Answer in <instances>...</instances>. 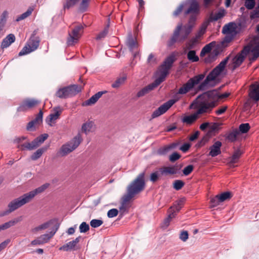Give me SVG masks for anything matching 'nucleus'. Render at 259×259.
<instances>
[{
  "instance_id": "4d7b16f0",
  "label": "nucleus",
  "mask_w": 259,
  "mask_h": 259,
  "mask_svg": "<svg viewBox=\"0 0 259 259\" xmlns=\"http://www.w3.org/2000/svg\"><path fill=\"white\" fill-rule=\"evenodd\" d=\"M198 42V38L196 37H193L191 39L188 44V49L191 50L194 48L195 45Z\"/></svg>"
},
{
  "instance_id": "a211bd4d",
  "label": "nucleus",
  "mask_w": 259,
  "mask_h": 259,
  "mask_svg": "<svg viewBox=\"0 0 259 259\" xmlns=\"http://www.w3.org/2000/svg\"><path fill=\"white\" fill-rule=\"evenodd\" d=\"M126 44L130 51L133 53L134 57H135L136 53L134 52V51L137 49L138 45L136 40L134 38L132 33L128 34Z\"/></svg>"
},
{
  "instance_id": "79ce46f5",
  "label": "nucleus",
  "mask_w": 259,
  "mask_h": 259,
  "mask_svg": "<svg viewBox=\"0 0 259 259\" xmlns=\"http://www.w3.org/2000/svg\"><path fill=\"white\" fill-rule=\"evenodd\" d=\"M239 135V131L237 130H235L230 133L228 135L227 138L230 141L234 142L236 140Z\"/></svg>"
},
{
  "instance_id": "cd10ccee",
  "label": "nucleus",
  "mask_w": 259,
  "mask_h": 259,
  "mask_svg": "<svg viewBox=\"0 0 259 259\" xmlns=\"http://www.w3.org/2000/svg\"><path fill=\"white\" fill-rule=\"evenodd\" d=\"M54 110L55 112L51 114L47 119V122L49 124H50V122H52L57 119L61 112L60 107H55Z\"/></svg>"
},
{
  "instance_id": "72a5a7b5",
  "label": "nucleus",
  "mask_w": 259,
  "mask_h": 259,
  "mask_svg": "<svg viewBox=\"0 0 259 259\" xmlns=\"http://www.w3.org/2000/svg\"><path fill=\"white\" fill-rule=\"evenodd\" d=\"M93 126V123L89 121L83 123L81 127V131L86 135L88 134L92 131Z\"/></svg>"
},
{
  "instance_id": "8fccbe9b",
  "label": "nucleus",
  "mask_w": 259,
  "mask_h": 259,
  "mask_svg": "<svg viewBox=\"0 0 259 259\" xmlns=\"http://www.w3.org/2000/svg\"><path fill=\"white\" fill-rule=\"evenodd\" d=\"M185 183L180 180H177L174 181L173 183V187L176 190H180L184 186Z\"/></svg>"
},
{
  "instance_id": "9b49d317",
  "label": "nucleus",
  "mask_w": 259,
  "mask_h": 259,
  "mask_svg": "<svg viewBox=\"0 0 259 259\" xmlns=\"http://www.w3.org/2000/svg\"><path fill=\"white\" fill-rule=\"evenodd\" d=\"M83 27L79 24L76 25L71 32H68L67 44L68 46H73L77 43L83 32Z\"/></svg>"
},
{
  "instance_id": "7c9ffc66",
  "label": "nucleus",
  "mask_w": 259,
  "mask_h": 259,
  "mask_svg": "<svg viewBox=\"0 0 259 259\" xmlns=\"http://www.w3.org/2000/svg\"><path fill=\"white\" fill-rule=\"evenodd\" d=\"M54 220H50L47 222H46V223L34 228L32 230V231L33 232H36L39 230H45V229L48 228L51 225H53L54 224Z\"/></svg>"
},
{
  "instance_id": "de8ad7c7",
  "label": "nucleus",
  "mask_w": 259,
  "mask_h": 259,
  "mask_svg": "<svg viewBox=\"0 0 259 259\" xmlns=\"http://www.w3.org/2000/svg\"><path fill=\"white\" fill-rule=\"evenodd\" d=\"M233 24V23H230L225 25L223 28L222 32L224 34H229L232 33L234 31Z\"/></svg>"
},
{
  "instance_id": "2eb2a0df",
  "label": "nucleus",
  "mask_w": 259,
  "mask_h": 259,
  "mask_svg": "<svg viewBox=\"0 0 259 259\" xmlns=\"http://www.w3.org/2000/svg\"><path fill=\"white\" fill-rule=\"evenodd\" d=\"M38 100L34 99H27L24 100L17 108V111L22 112L26 111L28 108H32L39 103Z\"/></svg>"
},
{
  "instance_id": "f3484780",
  "label": "nucleus",
  "mask_w": 259,
  "mask_h": 259,
  "mask_svg": "<svg viewBox=\"0 0 259 259\" xmlns=\"http://www.w3.org/2000/svg\"><path fill=\"white\" fill-rule=\"evenodd\" d=\"M43 112L40 110L36 115V117L32 120L29 122L26 126V130L28 131H35V125L39 124L42 121Z\"/></svg>"
},
{
  "instance_id": "9d476101",
  "label": "nucleus",
  "mask_w": 259,
  "mask_h": 259,
  "mask_svg": "<svg viewBox=\"0 0 259 259\" xmlns=\"http://www.w3.org/2000/svg\"><path fill=\"white\" fill-rule=\"evenodd\" d=\"M250 53V47L248 46L244 47L243 50L232 59L231 68L234 70L238 67Z\"/></svg>"
},
{
  "instance_id": "bb28decb",
  "label": "nucleus",
  "mask_w": 259,
  "mask_h": 259,
  "mask_svg": "<svg viewBox=\"0 0 259 259\" xmlns=\"http://www.w3.org/2000/svg\"><path fill=\"white\" fill-rule=\"evenodd\" d=\"M49 147V146H46L38 149L31 155V160L34 161L39 158L44 154V153H45L48 150Z\"/></svg>"
},
{
  "instance_id": "7ed1b4c3",
  "label": "nucleus",
  "mask_w": 259,
  "mask_h": 259,
  "mask_svg": "<svg viewBox=\"0 0 259 259\" xmlns=\"http://www.w3.org/2000/svg\"><path fill=\"white\" fill-rule=\"evenodd\" d=\"M231 55L227 56L222 61L212 70L208 74L204 80L198 86V89L200 91H204L206 87L210 84V82L215 80L224 70L228 63Z\"/></svg>"
},
{
  "instance_id": "13d9d810",
  "label": "nucleus",
  "mask_w": 259,
  "mask_h": 259,
  "mask_svg": "<svg viewBox=\"0 0 259 259\" xmlns=\"http://www.w3.org/2000/svg\"><path fill=\"white\" fill-rule=\"evenodd\" d=\"M79 229L80 233H85L89 230L90 226L85 222H82L80 225Z\"/></svg>"
},
{
  "instance_id": "423d86ee",
  "label": "nucleus",
  "mask_w": 259,
  "mask_h": 259,
  "mask_svg": "<svg viewBox=\"0 0 259 259\" xmlns=\"http://www.w3.org/2000/svg\"><path fill=\"white\" fill-rule=\"evenodd\" d=\"M205 74H200L189 79L188 81L184 83L179 89L178 94L185 95L193 90L194 87L199 84L205 77Z\"/></svg>"
},
{
  "instance_id": "c85d7f7f",
  "label": "nucleus",
  "mask_w": 259,
  "mask_h": 259,
  "mask_svg": "<svg viewBox=\"0 0 259 259\" xmlns=\"http://www.w3.org/2000/svg\"><path fill=\"white\" fill-rule=\"evenodd\" d=\"M185 201L184 198H182L179 200L172 207L170 208L169 212H174L175 215L176 213L179 212L182 207L183 204Z\"/></svg>"
},
{
  "instance_id": "603ef678",
  "label": "nucleus",
  "mask_w": 259,
  "mask_h": 259,
  "mask_svg": "<svg viewBox=\"0 0 259 259\" xmlns=\"http://www.w3.org/2000/svg\"><path fill=\"white\" fill-rule=\"evenodd\" d=\"M103 222L101 220L93 219L90 222V225L92 227L96 228L101 226Z\"/></svg>"
},
{
  "instance_id": "f704fd0d",
  "label": "nucleus",
  "mask_w": 259,
  "mask_h": 259,
  "mask_svg": "<svg viewBox=\"0 0 259 259\" xmlns=\"http://www.w3.org/2000/svg\"><path fill=\"white\" fill-rule=\"evenodd\" d=\"M33 7H29L27 9L26 12H25V13L22 14L20 16H18L17 19H16V21L17 22H19V21H21L22 20L25 19V18H27L28 16H29L31 14V13L33 12Z\"/></svg>"
},
{
  "instance_id": "2f4dec72",
  "label": "nucleus",
  "mask_w": 259,
  "mask_h": 259,
  "mask_svg": "<svg viewBox=\"0 0 259 259\" xmlns=\"http://www.w3.org/2000/svg\"><path fill=\"white\" fill-rule=\"evenodd\" d=\"M250 52L252 53V56L249 57V63L250 65L251 63L255 61L259 57V50L253 48L252 49L250 48Z\"/></svg>"
},
{
  "instance_id": "3c124183",
  "label": "nucleus",
  "mask_w": 259,
  "mask_h": 259,
  "mask_svg": "<svg viewBox=\"0 0 259 259\" xmlns=\"http://www.w3.org/2000/svg\"><path fill=\"white\" fill-rule=\"evenodd\" d=\"M207 27V24H203L196 34L195 37L198 39L200 38L205 32Z\"/></svg>"
},
{
  "instance_id": "5fc2aeb1",
  "label": "nucleus",
  "mask_w": 259,
  "mask_h": 259,
  "mask_svg": "<svg viewBox=\"0 0 259 259\" xmlns=\"http://www.w3.org/2000/svg\"><path fill=\"white\" fill-rule=\"evenodd\" d=\"M170 150H171L170 149L168 146L167 145V146H165L164 147L159 148L157 151V153L158 154H159L160 155H165L167 153H168Z\"/></svg>"
},
{
  "instance_id": "393cba45",
  "label": "nucleus",
  "mask_w": 259,
  "mask_h": 259,
  "mask_svg": "<svg viewBox=\"0 0 259 259\" xmlns=\"http://www.w3.org/2000/svg\"><path fill=\"white\" fill-rule=\"evenodd\" d=\"M64 88L67 98L70 96L75 95L81 91L80 88L78 85L75 84L71 85Z\"/></svg>"
},
{
  "instance_id": "09e8293b",
  "label": "nucleus",
  "mask_w": 259,
  "mask_h": 259,
  "mask_svg": "<svg viewBox=\"0 0 259 259\" xmlns=\"http://www.w3.org/2000/svg\"><path fill=\"white\" fill-rule=\"evenodd\" d=\"M16 222L15 221H10L4 223V224L0 225V232L10 228L11 227L14 226Z\"/></svg>"
},
{
  "instance_id": "bf43d9fd",
  "label": "nucleus",
  "mask_w": 259,
  "mask_h": 259,
  "mask_svg": "<svg viewBox=\"0 0 259 259\" xmlns=\"http://www.w3.org/2000/svg\"><path fill=\"white\" fill-rule=\"evenodd\" d=\"M56 96L60 98H67L65 88L60 89L56 94Z\"/></svg>"
},
{
  "instance_id": "37998d69",
  "label": "nucleus",
  "mask_w": 259,
  "mask_h": 259,
  "mask_svg": "<svg viewBox=\"0 0 259 259\" xmlns=\"http://www.w3.org/2000/svg\"><path fill=\"white\" fill-rule=\"evenodd\" d=\"M8 15L9 13L7 11H5L3 12L0 16V26L4 28L7 22Z\"/></svg>"
},
{
  "instance_id": "5701e85b",
  "label": "nucleus",
  "mask_w": 259,
  "mask_h": 259,
  "mask_svg": "<svg viewBox=\"0 0 259 259\" xmlns=\"http://www.w3.org/2000/svg\"><path fill=\"white\" fill-rule=\"evenodd\" d=\"M80 237H77L75 240L69 242L60 248V250L68 251L71 250H75L76 244L79 242Z\"/></svg>"
},
{
  "instance_id": "aec40b11",
  "label": "nucleus",
  "mask_w": 259,
  "mask_h": 259,
  "mask_svg": "<svg viewBox=\"0 0 259 259\" xmlns=\"http://www.w3.org/2000/svg\"><path fill=\"white\" fill-rule=\"evenodd\" d=\"M242 154L243 152L240 149L235 150L232 156L228 159V165L230 167H235L234 164L239 161V159Z\"/></svg>"
},
{
  "instance_id": "412c9836",
  "label": "nucleus",
  "mask_w": 259,
  "mask_h": 259,
  "mask_svg": "<svg viewBox=\"0 0 259 259\" xmlns=\"http://www.w3.org/2000/svg\"><path fill=\"white\" fill-rule=\"evenodd\" d=\"M107 91H100L92 96L89 99L85 101L82 104L83 106H91L95 104L102 96Z\"/></svg>"
},
{
  "instance_id": "0eeeda50",
  "label": "nucleus",
  "mask_w": 259,
  "mask_h": 259,
  "mask_svg": "<svg viewBox=\"0 0 259 259\" xmlns=\"http://www.w3.org/2000/svg\"><path fill=\"white\" fill-rule=\"evenodd\" d=\"M35 31L32 34L26 45L23 48L19 53V56H22L28 54L36 50L39 46L40 39L38 36H36Z\"/></svg>"
},
{
  "instance_id": "4468645a",
  "label": "nucleus",
  "mask_w": 259,
  "mask_h": 259,
  "mask_svg": "<svg viewBox=\"0 0 259 259\" xmlns=\"http://www.w3.org/2000/svg\"><path fill=\"white\" fill-rule=\"evenodd\" d=\"M176 59L175 56L174 54H171L168 56L160 65L159 72H162L165 75H167L169 73V70L172 67Z\"/></svg>"
},
{
  "instance_id": "49530a36",
  "label": "nucleus",
  "mask_w": 259,
  "mask_h": 259,
  "mask_svg": "<svg viewBox=\"0 0 259 259\" xmlns=\"http://www.w3.org/2000/svg\"><path fill=\"white\" fill-rule=\"evenodd\" d=\"M91 0H82L79 4V10L81 12H85L89 6Z\"/></svg>"
},
{
  "instance_id": "f257e3e1",
  "label": "nucleus",
  "mask_w": 259,
  "mask_h": 259,
  "mask_svg": "<svg viewBox=\"0 0 259 259\" xmlns=\"http://www.w3.org/2000/svg\"><path fill=\"white\" fill-rule=\"evenodd\" d=\"M199 12L200 8L198 2L196 0H191L189 8L185 12V15L191 14L188 23L184 26H183L182 23L178 25L172 36L168 41L169 47L172 46L176 42H183L188 38L195 25Z\"/></svg>"
},
{
  "instance_id": "a18cd8bd",
  "label": "nucleus",
  "mask_w": 259,
  "mask_h": 259,
  "mask_svg": "<svg viewBox=\"0 0 259 259\" xmlns=\"http://www.w3.org/2000/svg\"><path fill=\"white\" fill-rule=\"evenodd\" d=\"M220 201L224 202L225 200L229 199L232 197L231 193L230 192H225L220 195H218Z\"/></svg>"
},
{
  "instance_id": "774afa93",
  "label": "nucleus",
  "mask_w": 259,
  "mask_h": 259,
  "mask_svg": "<svg viewBox=\"0 0 259 259\" xmlns=\"http://www.w3.org/2000/svg\"><path fill=\"white\" fill-rule=\"evenodd\" d=\"M250 18L252 20L259 18V9L256 8L255 9L250 13Z\"/></svg>"
},
{
  "instance_id": "ddd939ff",
  "label": "nucleus",
  "mask_w": 259,
  "mask_h": 259,
  "mask_svg": "<svg viewBox=\"0 0 259 259\" xmlns=\"http://www.w3.org/2000/svg\"><path fill=\"white\" fill-rule=\"evenodd\" d=\"M178 100L171 99L165 102L156 110H155L151 115V118H156L165 113Z\"/></svg>"
},
{
  "instance_id": "c756f323",
  "label": "nucleus",
  "mask_w": 259,
  "mask_h": 259,
  "mask_svg": "<svg viewBox=\"0 0 259 259\" xmlns=\"http://www.w3.org/2000/svg\"><path fill=\"white\" fill-rule=\"evenodd\" d=\"M216 42L215 41H212L209 44L205 45L201 50L200 52V56L203 57L206 54L209 53L212 50V48H213L215 46Z\"/></svg>"
},
{
  "instance_id": "052dcab7",
  "label": "nucleus",
  "mask_w": 259,
  "mask_h": 259,
  "mask_svg": "<svg viewBox=\"0 0 259 259\" xmlns=\"http://www.w3.org/2000/svg\"><path fill=\"white\" fill-rule=\"evenodd\" d=\"M181 157V155L177 152H174L169 156V160L171 162H174Z\"/></svg>"
},
{
  "instance_id": "4c0bfd02",
  "label": "nucleus",
  "mask_w": 259,
  "mask_h": 259,
  "mask_svg": "<svg viewBox=\"0 0 259 259\" xmlns=\"http://www.w3.org/2000/svg\"><path fill=\"white\" fill-rule=\"evenodd\" d=\"M126 76L124 74L122 76L118 78L115 81L112 83V87L114 88H117L119 87L122 84L124 83L126 79Z\"/></svg>"
},
{
  "instance_id": "4be33fe9",
  "label": "nucleus",
  "mask_w": 259,
  "mask_h": 259,
  "mask_svg": "<svg viewBox=\"0 0 259 259\" xmlns=\"http://www.w3.org/2000/svg\"><path fill=\"white\" fill-rule=\"evenodd\" d=\"M49 183H45V184L41 185L34 190L26 194L27 195V197L29 198V200L31 201L35 197V195L43 192L49 187Z\"/></svg>"
},
{
  "instance_id": "b1692460",
  "label": "nucleus",
  "mask_w": 259,
  "mask_h": 259,
  "mask_svg": "<svg viewBox=\"0 0 259 259\" xmlns=\"http://www.w3.org/2000/svg\"><path fill=\"white\" fill-rule=\"evenodd\" d=\"M249 95L252 100L255 101L259 100V84L255 83L251 86Z\"/></svg>"
},
{
  "instance_id": "680f3d73",
  "label": "nucleus",
  "mask_w": 259,
  "mask_h": 259,
  "mask_svg": "<svg viewBox=\"0 0 259 259\" xmlns=\"http://www.w3.org/2000/svg\"><path fill=\"white\" fill-rule=\"evenodd\" d=\"M118 210L116 208L110 209L107 212V216L109 218H112L117 215Z\"/></svg>"
},
{
  "instance_id": "6ab92c4d",
  "label": "nucleus",
  "mask_w": 259,
  "mask_h": 259,
  "mask_svg": "<svg viewBox=\"0 0 259 259\" xmlns=\"http://www.w3.org/2000/svg\"><path fill=\"white\" fill-rule=\"evenodd\" d=\"M222 143L219 141L215 142L210 147L208 155L214 157L221 153V148Z\"/></svg>"
},
{
  "instance_id": "39448f33",
  "label": "nucleus",
  "mask_w": 259,
  "mask_h": 259,
  "mask_svg": "<svg viewBox=\"0 0 259 259\" xmlns=\"http://www.w3.org/2000/svg\"><path fill=\"white\" fill-rule=\"evenodd\" d=\"M30 201V200L27 197L26 194H24L22 196L10 202L8 204V209L0 212V217H4L9 214Z\"/></svg>"
},
{
  "instance_id": "338daca9",
  "label": "nucleus",
  "mask_w": 259,
  "mask_h": 259,
  "mask_svg": "<svg viewBox=\"0 0 259 259\" xmlns=\"http://www.w3.org/2000/svg\"><path fill=\"white\" fill-rule=\"evenodd\" d=\"M159 175L158 171H156L151 174L150 177V180L154 183L156 182L159 179Z\"/></svg>"
},
{
  "instance_id": "c9c22d12",
  "label": "nucleus",
  "mask_w": 259,
  "mask_h": 259,
  "mask_svg": "<svg viewBox=\"0 0 259 259\" xmlns=\"http://www.w3.org/2000/svg\"><path fill=\"white\" fill-rule=\"evenodd\" d=\"M153 88H152V85L150 84L147 85L146 87L143 88L140 91H139L137 94V96L138 98L141 97L148 94L149 92L153 90Z\"/></svg>"
},
{
  "instance_id": "0e129e2a",
  "label": "nucleus",
  "mask_w": 259,
  "mask_h": 259,
  "mask_svg": "<svg viewBox=\"0 0 259 259\" xmlns=\"http://www.w3.org/2000/svg\"><path fill=\"white\" fill-rule=\"evenodd\" d=\"M221 201H220L218 195L215 196V197L212 198L210 200L211 207H214L218 205Z\"/></svg>"
},
{
  "instance_id": "1a4fd4ad",
  "label": "nucleus",
  "mask_w": 259,
  "mask_h": 259,
  "mask_svg": "<svg viewBox=\"0 0 259 259\" xmlns=\"http://www.w3.org/2000/svg\"><path fill=\"white\" fill-rule=\"evenodd\" d=\"M48 138L47 134H41L39 136L35 138L31 142H25L21 144L18 148L21 150H32L39 147L44 141Z\"/></svg>"
},
{
  "instance_id": "ea45409f",
  "label": "nucleus",
  "mask_w": 259,
  "mask_h": 259,
  "mask_svg": "<svg viewBox=\"0 0 259 259\" xmlns=\"http://www.w3.org/2000/svg\"><path fill=\"white\" fill-rule=\"evenodd\" d=\"M80 0H66L63 4L64 9H69L77 4Z\"/></svg>"
},
{
  "instance_id": "20e7f679",
  "label": "nucleus",
  "mask_w": 259,
  "mask_h": 259,
  "mask_svg": "<svg viewBox=\"0 0 259 259\" xmlns=\"http://www.w3.org/2000/svg\"><path fill=\"white\" fill-rule=\"evenodd\" d=\"M82 139L80 134H78L72 140L63 145L57 155L59 157H64L74 150L80 144Z\"/></svg>"
},
{
  "instance_id": "a878e982",
  "label": "nucleus",
  "mask_w": 259,
  "mask_h": 259,
  "mask_svg": "<svg viewBox=\"0 0 259 259\" xmlns=\"http://www.w3.org/2000/svg\"><path fill=\"white\" fill-rule=\"evenodd\" d=\"M15 36L13 34H9L2 40L1 46V48L4 49L8 48L15 41Z\"/></svg>"
},
{
  "instance_id": "69168bd1",
  "label": "nucleus",
  "mask_w": 259,
  "mask_h": 259,
  "mask_svg": "<svg viewBox=\"0 0 259 259\" xmlns=\"http://www.w3.org/2000/svg\"><path fill=\"white\" fill-rule=\"evenodd\" d=\"M175 217L174 212H169V214L167 218H166L163 222L164 227H167L169 224L171 219Z\"/></svg>"
},
{
  "instance_id": "6e6552de",
  "label": "nucleus",
  "mask_w": 259,
  "mask_h": 259,
  "mask_svg": "<svg viewBox=\"0 0 259 259\" xmlns=\"http://www.w3.org/2000/svg\"><path fill=\"white\" fill-rule=\"evenodd\" d=\"M145 172L139 174L137 178L128 185L127 188L137 194L142 191L145 187Z\"/></svg>"
},
{
  "instance_id": "e2e57ef3",
  "label": "nucleus",
  "mask_w": 259,
  "mask_h": 259,
  "mask_svg": "<svg viewBox=\"0 0 259 259\" xmlns=\"http://www.w3.org/2000/svg\"><path fill=\"white\" fill-rule=\"evenodd\" d=\"M193 165H189L184 168L183 172L185 176H188L193 171Z\"/></svg>"
},
{
  "instance_id": "f03ea898",
  "label": "nucleus",
  "mask_w": 259,
  "mask_h": 259,
  "mask_svg": "<svg viewBox=\"0 0 259 259\" xmlns=\"http://www.w3.org/2000/svg\"><path fill=\"white\" fill-rule=\"evenodd\" d=\"M197 98L202 100L198 104L197 111L194 114L184 116L182 119L183 123L191 125L199 118L200 114L210 111L215 106L218 95L213 90L199 95Z\"/></svg>"
},
{
  "instance_id": "58836bf2",
  "label": "nucleus",
  "mask_w": 259,
  "mask_h": 259,
  "mask_svg": "<svg viewBox=\"0 0 259 259\" xmlns=\"http://www.w3.org/2000/svg\"><path fill=\"white\" fill-rule=\"evenodd\" d=\"M135 195H136V194L134 192H133L127 188V194L122 197V202H123V203H126L131 200Z\"/></svg>"
},
{
  "instance_id": "a19ab883",
  "label": "nucleus",
  "mask_w": 259,
  "mask_h": 259,
  "mask_svg": "<svg viewBox=\"0 0 259 259\" xmlns=\"http://www.w3.org/2000/svg\"><path fill=\"white\" fill-rule=\"evenodd\" d=\"M225 15V13L224 11H219L217 13H216L214 16L212 14H211L209 17V21H218L219 19H221L223 18Z\"/></svg>"
},
{
  "instance_id": "6e6d98bb",
  "label": "nucleus",
  "mask_w": 259,
  "mask_h": 259,
  "mask_svg": "<svg viewBox=\"0 0 259 259\" xmlns=\"http://www.w3.org/2000/svg\"><path fill=\"white\" fill-rule=\"evenodd\" d=\"M255 5V0H245L244 6L248 10H252Z\"/></svg>"
},
{
  "instance_id": "dca6fc26",
  "label": "nucleus",
  "mask_w": 259,
  "mask_h": 259,
  "mask_svg": "<svg viewBox=\"0 0 259 259\" xmlns=\"http://www.w3.org/2000/svg\"><path fill=\"white\" fill-rule=\"evenodd\" d=\"M182 165L175 164L170 166H164L160 169L162 175H176L180 174Z\"/></svg>"
},
{
  "instance_id": "f8f14e48",
  "label": "nucleus",
  "mask_w": 259,
  "mask_h": 259,
  "mask_svg": "<svg viewBox=\"0 0 259 259\" xmlns=\"http://www.w3.org/2000/svg\"><path fill=\"white\" fill-rule=\"evenodd\" d=\"M59 227V225L56 224L53 228L52 231L49 234H45L41 235L37 239L33 240L31 242L32 245H40L47 242L49 239L52 238L56 233Z\"/></svg>"
},
{
  "instance_id": "473e14b6",
  "label": "nucleus",
  "mask_w": 259,
  "mask_h": 259,
  "mask_svg": "<svg viewBox=\"0 0 259 259\" xmlns=\"http://www.w3.org/2000/svg\"><path fill=\"white\" fill-rule=\"evenodd\" d=\"M159 76L156 78L153 83L150 84L151 85H152L153 89H155L156 87L159 85L164 80L165 77L167 76L165 75L162 72H159Z\"/></svg>"
},
{
  "instance_id": "e433bc0d",
  "label": "nucleus",
  "mask_w": 259,
  "mask_h": 259,
  "mask_svg": "<svg viewBox=\"0 0 259 259\" xmlns=\"http://www.w3.org/2000/svg\"><path fill=\"white\" fill-rule=\"evenodd\" d=\"M188 59L192 62H196L199 61V57L196 54L194 50H190L187 53Z\"/></svg>"
},
{
  "instance_id": "864d4df0",
  "label": "nucleus",
  "mask_w": 259,
  "mask_h": 259,
  "mask_svg": "<svg viewBox=\"0 0 259 259\" xmlns=\"http://www.w3.org/2000/svg\"><path fill=\"white\" fill-rule=\"evenodd\" d=\"M109 25L108 24L104 29V30L101 32L97 36L96 39L99 40L104 38L108 32Z\"/></svg>"
},
{
  "instance_id": "c03bdc74",
  "label": "nucleus",
  "mask_w": 259,
  "mask_h": 259,
  "mask_svg": "<svg viewBox=\"0 0 259 259\" xmlns=\"http://www.w3.org/2000/svg\"><path fill=\"white\" fill-rule=\"evenodd\" d=\"M250 128V126L248 123H241L239 126L238 130L240 133H246Z\"/></svg>"
}]
</instances>
